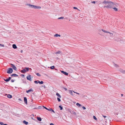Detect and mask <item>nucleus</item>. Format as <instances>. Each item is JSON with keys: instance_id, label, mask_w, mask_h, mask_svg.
<instances>
[{"instance_id": "obj_55", "label": "nucleus", "mask_w": 125, "mask_h": 125, "mask_svg": "<svg viewBox=\"0 0 125 125\" xmlns=\"http://www.w3.org/2000/svg\"><path fill=\"white\" fill-rule=\"evenodd\" d=\"M36 109V108H34V109Z\"/></svg>"}, {"instance_id": "obj_44", "label": "nucleus", "mask_w": 125, "mask_h": 125, "mask_svg": "<svg viewBox=\"0 0 125 125\" xmlns=\"http://www.w3.org/2000/svg\"><path fill=\"white\" fill-rule=\"evenodd\" d=\"M0 46H1L2 47H4V45H2L1 44H0Z\"/></svg>"}, {"instance_id": "obj_36", "label": "nucleus", "mask_w": 125, "mask_h": 125, "mask_svg": "<svg viewBox=\"0 0 125 125\" xmlns=\"http://www.w3.org/2000/svg\"><path fill=\"white\" fill-rule=\"evenodd\" d=\"M57 99L59 102H60L61 101V100L59 98H57Z\"/></svg>"}, {"instance_id": "obj_4", "label": "nucleus", "mask_w": 125, "mask_h": 125, "mask_svg": "<svg viewBox=\"0 0 125 125\" xmlns=\"http://www.w3.org/2000/svg\"><path fill=\"white\" fill-rule=\"evenodd\" d=\"M12 69L11 68H8V70L7 71V73H8L10 74L11 73H12Z\"/></svg>"}, {"instance_id": "obj_40", "label": "nucleus", "mask_w": 125, "mask_h": 125, "mask_svg": "<svg viewBox=\"0 0 125 125\" xmlns=\"http://www.w3.org/2000/svg\"><path fill=\"white\" fill-rule=\"evenodd\" d=\"M92 3L95 4V1H92Z\"/></svg>"}, {"instance_id": "obj_10", "label": "nucleus", "mask_w": 125, "mask_h": 125, "mask_svg": "<svg viewBox=\"0 0 125 125\" xmlns=\"http://www.w3.org/2000/svg\"><path fill=\"white\" fill-rule=\"evenodd\" d=\"M11 78L10 77H9L7 79H4V80L6 82H8L11 79Z\"/></svg>"}, {"instance_id": "obj_42", "label": "nucleus", "mask_w": 125, "mask_h": 125, "mask_svg": "<svg viewBox=\"0 0 125 125\" xmlns=\"http://www.w3.org/2000/svg\"><path fill=\"white\" fill-rule=\"evenodd\" d=\"M73 8L74 9H77V7H73Z\"/></svg>"}, {"instance_id": "obj_16", "label": "nucleus", "mask_w": 125, "mask_h": 125, "mask_svg": "<svg viewBox=\"0 0 125 125\" xmlns=\"http://www.w3.org/2000/svg\"><path fill=\"white\" fill-rule=\"evenodd\" d=\"M12 47L14 49H15L17 48V47L15 44H13L12 45Z\"/></svg>"}, {"instance_id": "obj_24", "label": "nucleus", "mask_w": 125, "mask_h": 125, "mask_svg": "<svg viewBox=\"0 0 125 125\" xmlns=\"http://www.w3.org/2000/svg\"><path fill=\"white\" fill-rule=\"evenodd\" d=\"M109 2L108 1H106L105 0H104L103 2V3L104 4H107Z\"/></svg>"}, {"instance_id": "obj_32", "label": "nucleus", "mask_w": 125, "mask_h": 125, "mask_svg": "<svg viewBox=\"0 0 125 125\" xmlns=\"http://www.w3.org/2000/svg\"><path fill=\"white\" fill-rule=\"evenodd\" d=\"M59 107L60 108V110H62V107L60 105L59 106Z\"/></svg>"}, {"instance_id": "obj_37", "label": "nucleus", "mask_w": 125, "mask_h": 125, "mask_svg": "<svg viewBox=\"0 0 125 125\" xmlns=\"http://www.w3.org/2000/svg\"><path fill=\"white\" fill-rule=\"evenodd\" d=\"M4 123L2 122H0V124L1 125H3Z\"/></svg>"}, {"instance_id": "obj_6", "label": "nucleus", "mask_w": 125, "mask_h": 125, "mask_svg": "<svg viewBox=\"0 0 125 125\" xmlns=\"http://www.w3.org/2000/svg\"><path fill=\"white\" fill-rule=\"evenodd\" d=\"M10 65H11V67L12 68V69L16 71L17 68L13 64L11 63L10 64Z\"/></svg>"}, {"instance_id": "obj_35", "label": "nucleus", "mask_w": 125, "mask_h": 125, "mask_svg": "<svg viewBox=\"0 0 125 125\" xmlns=\"http://www.w3.org/2000/svg\"><path fill=\"white\" fill-rule=\"evenodd\" d=\"M36 74V75H37V76H41V75H40V74L39 73H37Z\"/></svg>"}, {"instance_id": "obj_33", "label": "nucleus", "mask_w": 125, "mask_h": 125, "mask_svg": "<svg viewBox=\"0 0 125 125\" xmlns=\"http://www.w3.org/2000/svg\"><path fill=\"white\" fill-rule=\"evenodd\" d=\"M64 18V17H61L58 18V19H63Z\"/></svg>"}, {"instance_id": "obj_34", "label": "nucleus", "mask_w": 125, "mask_h": 125, "mask_svg": "<svg viewBox=\"0 0 125 125\" xmlns=\"http://www.w3.org/2000/svg\"><path fill=\"white\" fill-rule=\"evenodd\" d=\"M93 118L94 119H95L96 120H97V119L96 118V117L94 116H93Z\"/></svg>"}, {"instance_id": "obj_41", "label": "nucleus", "mask_w": 125, "mask_h": 125, "mask_svg": "<svg viewBox=\"0 0 125 125\" xmlns=\"http://www.w3.org/2000/svg\"><path fill=\"white\" fill-rule=\"evenodd\" d=\"M42 87H43L44 88H46V86L45 85H43L42 86Z\"/></svg>"}, {"instance_id": "obj_50", "label": "nucleus", "mask_w": 125, "mask_h": 125, "mask_svg": "<svg viewBox=\"0 0 125 125\" xmlns=\"http://www.w3.org/2000/svg\"><path fill=\"white\" fill-rule=\"evenodd\" d=\"M21 53H22L23 52V51L22 50H21Z\"/></svg>"}, {"instance_id": "obj_3", "label": "nucleus", "mask_w": 125, "mask_h": 125, "mask_svg": "<svg viewBox=\"0 0 125 125\" xmlns=\"http://www.w3.org/2000/svg\"><path fill=\"white\" fill-rule=\"evenodd\" d=\"M29 68L28 67H25V69L22 70L21 72L22 73H25V72H27L29 70Z\"/></svg>"}, {"instance_id": "obj_19", "label": "nucleus", "mask_w": 125, "mask_h": 125, "mask_svg": "<svg viewBox=\"0 0 125 125\" xmlns=\"http://www.w3.org/2000/svg\"><path fill=\"white\" fill-rule=\"evenodd\" d=\"M37 120L39 121H41L42 120V119L41 117H37Z\"/></svg>"}, {"instance_id": "obj_46", "label": "nucleus", "mask_w": 125, "mask_h": 125, "mask_svg": "<svg viewBox=\"0 0 125 125\" xmlns=\"http://www.w3.org/2000/svg\"><path fill=\"white\" fill-rule=\"evenodd\" d=\"M42 107L41 106H39L38 107V108L39 109H41Z\"/></svg>"}, {"instance_id": "obj_12", "label": "nucleus", "mask_w": 125, "mask_h": 125, "mask_svg": "<svg viewBox=\"0 0 125 125\" xmlns=\"http://www.w3.org/2000/svg\"><path fill=\"white\" fill-rule=\"evenodd\" d=\"M48 110L50 111H51L52 112H53L54 113H55V112L54 111L52 108H49V109L48 108V110Z\"/></svg>"}, {"instance_id": "obj_38", "label": "nucleus", "mask_w": 125, "mask_h": 125, "mask_svg": "<svg viewBox=\"0 0 125 125\" xmlns=\"http://www.w3.org/2000/svg\"><path fill=\"white\" fill-rule=\"evenodd\" d=\"M82 108L83 110H85L86 109V108L84 106L82 107Z\"/></svg>"}, {"instance_id": "obj_39", "label": "nucleus", "mask_w": 125, "mask_h": 125, "mask_svg": "<svg viewBox=\"0 0 125 125\" xmlns=\"http://www.w3.org/2000/svg\"><path fill=\"white\" fill-rule=\"evenodd\" d=\"M43 107L45 109H46L47 110H48V108H46V107H45V106H43Z\"/></svg>"}, {"instance_id": "obj_56", "label": "nucleus", "mask_w": 125, "mask_h": 125, "mask_svg": "<svg viewBox=\"0 0 125 125\" xmlns=\"http://www.w3.org/2000/svg\"><path fill=\"white\" fill-rule=\"evenodd\" d=\"M121 95H122V96L123 95V94H121Z\"/></svg>"}, {"instance_id": "obj_20", "label": "nucleus", "mask_w": 125, "mask_h": 125, "mask_svg": "<svg viewBox=\"0 0 125 125\" xmlns=\"http://www.w3.org/2000/svg\"><path fill=\"white\" fill-rule=\"evenodd\" d=\"M76 105L79 107H81L82 106V105L78 103H77L76 104Z\"/></svg>"}, {"instance_id": "obj_2", "label": "nucleus", "mask_w": 125, "mask_h": 125, "mask_svg": "<svg viewBox=\"0 0 125 125\" xmlns=\"http://www.w3.org/2000/svg\"><path fill=\"white\" fill-rule=\"evenodd\" d=\"M27 5L30 6V7L31 8L36 9H40L41 8L40 6L31 5L29 4H27Z\"/></svg>"}, {"instance_id": "obj_8", "label": "nucleus", "mask_w": 125, "mask_h": 125, "mask_svg": "<svg viewBox=\"0 0 125 125\" xmlns=\"http://www.w3.org/2000/svg\"><path fill=\"white\" fill-rule=\"evenodd\" d=\"M69 93L70 94V95L72 96H73L74 95V94H73V91L72 90H69L68 91Z\"/></svg>"}, {"instance_id": "obj_54", "label": "nucleus", "mask_w": 125, "mask_h": 125, "mask_svg": "<svg viewBox=\"0 0 125 125\" xmlns=\"http://www.w3.org/2000/svg\"><path fill=\"white\" fill-rule=\"evenodd\" d=\"M79 94H80L79 93H78L77 94H78L79 95Z\"/></svg>"}, {"instance_id": "obj_15", "label": "nucleus", "mask_w": 125, "mask_h": 125, "mask_svg": "<svg viewBox=\"0 0 125 125\" xmlns=\"http://www.w3.org/2000/svg\"><path fill=\"white\" fill-rule=\"evenodd\" d=\"M7 97L9 98H12V97L11 95L10 94H8L7 95Z\"/></svg>"}, {"instance_id": "obj_26", "label": "nucleus", "mask_w": 125, "mask_h": 125, "mask_svg": "<svg viewBox=\"0 0 125 125\" xmlns=\"http://www.w3.org/2000/svg\"><path fill=\"white\" fill-rule=\"evenodd\" d=\"M113 9H114V10L115 11H117L118 10V9L117 8H116L115 7L114 8H113Z\"/></svg>"}, {"instance_id": "obj_22", "label": "nucleus", "mask_w": 125, "mask_h": 125, "mask_svg": "<svg viewBox=\"0 0 125 125\" xmlns=\"http://www.w3.org/2000/svg\"><path fill=\"white\" fill-rule=\"evenodd\" d=\"M56 95L58 96L59 97V98H61V96L58 93H56Z\"/></svg>"}, {"instance_id": "obj_23", "label": "nucleus", "mask_w": 125, "mask_h": 125, "mask_svg": "<svg viewBox=\"0 0 125 125\" xmlns=\"http://www.w3.org/2000/svg\"><path fill=\"white\" fill-rule=\"evenodd\" d=\"M54 36L56 37H60L61 35L59 34H56L54 35Z\"/></svg>"}, {"instance_id": "obj_9", "label": "nucleus", "mask_w": 125, "mask_h": 125, "mask_svg": "<svg viewBox=\"0 0 125 125\" xmlns=\"http://www.w3.org/2000/svg\"><path fill=\"white\" fill-rule=\"evenodd\" d=\"M61 72L63 74H64L65 75H68V73H67L66 72H65L63 71H61Z\"/></svg>"}, {"instance_id": "obj_51", "label": "nucleus", "mask_w": 125, "mask_h": 125, "mask_svg": "<svg viewBox=\"0 0 125 125\" xmlns=\"http://www.w3.org/2000/svg\"><path fill=\"white\" fill-rule=\"evenodd\" d=\"M3 125H8L6 124H4Z\"/></svg>"}, {"instance_id": "obj_5", "label": "nucleus", "mask_w": 125, "mask_h": 125, "mask_svg": "<svg viewBox=\"0 0 125 125\" xmlns=\"http://www.w3.org/2000/svg\"><path fill=\"white\" fill-rule=\"evenodd\" d=\"M34 83H35L36 84H37L38 83H39L40 84H42L43 83V82L42 81H41V82H40L39 80H38L37 81H34Z\"/></svg>"}, {"instance_id": "obj_53", "label": "nucleus", "mask_w": 125, "mask_h": 125, "mask_svg": "<svg viewBox=\"0 0 125 125\" xmlns=\"http://www.w3.org/2000/svg\"><path fill=\"white\" fill-rule=\"evenodd\" d=\"M19 100H21V99H19Z\"/></svg>"}, {"instance_id": "obj_45", "label": "nucleus", "mask_w": 125, "mask_h": 125, "mask_svg": "<svg viewBox=\"0 0 125 125\" xmlns=\"http://www.w3.org/2000/svg\"><path fill=\"white\" fill-rule=\"evenodd\" d=\"M14 82V80H13V79H12V80H11V82Z\"/></svg>"}, {"instance_id": "obj_13", "label": "nucleus", "mask_w": 125, "mask_h": 125, "mask_svg": "<svg viewBox=\"0 0 125 125\" xmlns=\"http://www.w3.org/2000/svg\"><path fill=\"white\" fill-rule=\"evenodd\" d=\"M33 90L31 88L28 90H27L26 91V93H29V92H31V91H33Z\"/></svg>"}, {"instance_id": "obj_1", "label": "nucleus", "mask_w": 125, "mask_h": 125, "mask_svg": "<svg viewBox=\"0 0 125 125\" xmlns=\"http://www.w3.org/2000/svg\"><path fill=\"white\" fill-rule=\"evenodd\" d=\"M107 4V6L104 5V7L110 8H112L114 5V3L111 1L109 2Z\"/></svg>"}, {"instance_id": "obj_25", "label": "nucleus", "mask_w": 125, "mask_h": 125, "mask_svg": "<svg viewBox=\"0 0 125 125\" xmlns=\"http://www.w3.org/2000/svg\"><path fill=\"white\" fill-rule=\"evenodd\" d=\"M61 53V52L60 51H58L55 53V54H60Z\"/></svg>"}, {"instance_id": "obj_52", "label": "nucleus", "mask_w": 125, "mask_h": 125, "mask_svg": "<svg viewBox=\"0 0 125 125\" xmlns=\"http://www.w3.org/2000/svg\"><path fill=\"white\" fill-rule=\"evenodd\" d=\"M22 76H24V74H22Z\"/></svg>"}, {"instance_id": "obj_21", "label": "nucleus", "mask_w": 125, "mask_h": 125, "mask_svg": "<svg viewBox=\"0 0 125 125\" xmlns=\"http://www.w3.org/2000/svg\"><path fill=\"white\" fill-rule=\"evenodd\" d=\"M23 123L26 125H27L28 123V122L26 121L25 120L23 121Z\"/></svg>"}, {"instance_id": "obj_27", "label": "nucleus", "mask_w": 125, "mask_h": 125, "mask_svg": "<svg viewBox=\"0 0 125 125\" xmlns=\"http://www.w3.org/2000/svg\"><path fill=\"white\" fill-rule=\"evenodd\" d=\"M114 65L115 67H118V65H117L116 64H115V63L114 64Z\"/></svg>"}, {"instance_id": "obj_31", "label": "nucleus", "mask_w": 125, "mask_h": 125, "mask_svg": "<svg viewBox=\"0 0 125 125\" xmlns=\"http://www.w3.org/2000/svg\"><path fill=\"white\" fill-rule=\"evenodd\" d=\"M107 33H109L111 35H113V33H112L111 32H109V31H107Z\"/></svg>"}, {"instance_id": "obj_14", "label": "nucleus", "mask_w": 125, "mask_h": 125, "mask_svg": "<svg viewBox=\"0 0 125 125\" xmlns=\"http://www.w3.org/2000/svg\"><path fill=\"white\" fill-rule=\"evenodd\" d=\"M11 76H14L15 77H17L18 76V75L16 74H13L11 75Z\"/></svg>"}, {"instance_id": "obj_17", "label": "nucleus", "mask_w": 125, "mask_h": 125, "mask_svg": "<svg viewBox=\"0 0 125 125\" xmlns=\"http://www.w3.org/2000/svg\"><path fill=\"white\" fill-rule=\"evenodd\" d=\"M72 113L75 116H76V113L74 112V111H72Z\"/></svg>"}, {"instance_id": "obj_18", "label": "nucleus", "mask_w": 125, "mask_h": 125, "mask_svg": "<svg viewBox=\"0 0 125 125\" xmlns=\"http://www.w3.org/2000/svg\"><path fill=\"white\" fill-rule=\"evenodd\" d=\"M108 81L110 82H111V83L113 82V80L111 78H109Z\"/></svg>"}, {"instance_id": "obj_47", "label": "nucleus", "mask_w": 125, "mask_h": 125, "mask_svg": "<svg viewBox=\"0 0 125 125\" xmlns=\"http://www.w3.org/2000/svg\"><path fill=\"white\" fill-rule=\"evenodd\" d=\"M63 88L65 91H66L67 90V89L66 88L64 87Z\"/></svg>"}, {"instance_id": "obj_30", "label": "nucleus", "mask_w": 125, "mask_h": 125, "mask_svg": "<svg viewBox=\"0 0 125 125\" xmlns=\"http://www.w3.org/2000/svg\"><path fill=\"white\" fill-rule=\"evenodd\" d=\"M54 66H53L51 67H50V68L52 69H54Z\"/></svg>"}, {"instance_id": "obj_7", "label": "nucleus", "mask_w": 125, "mask_h": 125, "mask_svg": "<svg viewBox=\"0 0 125 125\" xmlns=\"http://www.w3.org/2000/svg\"><path fill=\"white\" fill-rule=\"evenodd\" d=\"M31 75H28L26 77L27 80H30V81H31L32 80V79L31 78Z\"/></svg>"}, {"instance_id": "obj_49", "label": "nucleus", "mask_w": 125, "mask_h": 125, "mask_svg": "<svg viewBox=\"0 0 125 125\" xmlns=\"http://www.w3.org/2000/svg\"><path fill=\"white\" fill-rule=\"evenodd\" d=\"M73 92L74 93H76V94H77V93L76 92H75V91H73Z\"/></svg>"}, {"instance_id": "obj_28", "label": "nucleus", "mask_w": 125, "mask_h": 125, "mask_svg": "<svg viewBox=\"0 0 125 125\" xmlns=\"http://www.w3.org/2000/svg\"><path fill=\"white\" fill-rule=\"evenodd\" d=\"M121 72L123 73H125V71L124 70H121Z\"/></svg>"}, {"instance_id": "obj_48", "label": "nucleus", "mask_w": 125, "mask_h": 125, "mask_svg": "<svg viewBox=\"0 0 125 125\" xmlns=\"http://www.w3.org/2000/svg\"><path fill=\"white\" fill-rule=\"evenodd\" d=\"M50 125H54V124L53 123H51L50 124Z\"/></svg>"}, {"instance_id": "obj_29", "label": "nucleus", "mask_w": 125, "mask_h": 125, "mask_svg": "<svg viewBox=\"0 0 125 125\" xmlns=\"http://www.w3.org/2000/svg\"><path fill=\"white\" fill-rule=\"evenodd\" d=\"M102 30L104 32H105V33H107V31H106L105 30H104V29H102Z\"/></svg>"}, {"instance_id": "obj_11", "label": "nucleus", "mask_w": 125, "mask_h": 125, "mask_svg": "<svg viewBox=\"0 0 125 125\" xmlns=\"http://www.w3.org/2000/svg\"><path fill=\"white\" fill-rule=\"evenodd\" d=\"M24 101L26 104H27V98L25 97H24Z\"/></svg>"}, {"instance_id": "obj_43", "label": "nucleus", "mask_w": 125, "mask_h": 125, "mask_svg": "<svg viewBox=\"0 0 125 125\" xmlns=\"http://www.w3.org/2000/svg\"><path fill=\"white\" fill-rule=\"evenodd\" d=\"M103 116L104 118L106 117V116H104V115H102Z\"/></svg>"}]
</instances>
